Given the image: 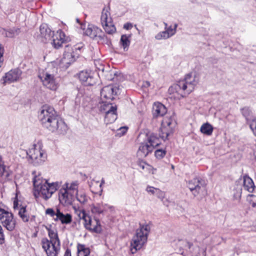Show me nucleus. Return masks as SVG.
I'll return each mask as SVG.
<instances>
[{
  "mask_svg": "<svg viewBox=\"0 0 256 256\" xmlns=\"http://www.w3.org/2000/svg\"><path fill=\"white\" fill-rule=\"evenodd\" d=\"M38 118L42 125L52 132L64 134L68 130L64 122L58 118L56 112L50 106H42L40 108Z\"/></svg>",
  "mask_w": 256,
  "mask_h": 256,
  "instance_id": "nucleus-1",
  "label": "nucleus"
},
{
  "mask_svg": "<svg viewBox=\"0 0 256 256\" xmlns=\"http://www.w3.org/2000/svg\"><path fill=\"white\" fill-rule=\"evenodd\" d=\"M34 174L33 178L34 196L41 195L44 200L50 198L52 194L56 192L60 187V183L58 182H48L47 180L44 179L40 174Z\"/></svg>",
  "mask_w": 256,
  "mask_h": 256,
  "instance_id": "nucleus-2",
  "label": "nucleus"
},
{
  "mask_svg": "<svg viewBox=\"0 0 256 256\" xmlns=\"http://www.w3.org/2000/svg\"><path fill=\"white\" fill-rule=\"evenodd\" d=\"M198 82V80L196 79V76L190 74L186 76L184 80L171 86L169 91L174 93L176 98L180 99L189 94L194 90Z\"/></svg>",
  "mask_w": 256,
  "mask_h": 256,
  "instance_id": "nucleus-3",
  "label": "nucleus"
},
{
  "mask_svg": "<svg viewBox=\"0 0 256 256\" xmlns=\"http://www.w3.org/2000/svg\"><path fill=\"white\" fill-rule=\"evenodd\" d=\"M56 68L53 66L50 65L44 70L40 72L38 78L44 86L50 90L54 91L58 88V83L56 78Z\"/></svg>",
  "mask_w": 256,
  "mask_h": 256,
  "instance_id": "nucleus-4",
  "label": "nucleus"
},
{
  "mask_svg": "<svg viewBox=\"0 0 256 256\" xmlns=\"http://www.w3.org/2000/svg\"><path fill=\"white\" fill-rule=\"evenodd\" d=\"M150 230V224H144L140 226V228L136 230L130 244L131 250L132 253H134L138 250H140L146 243Z\"/></svg>",
  "mask_w": 256,
  "mask_h": 256,
  "instance_id": "nucleus-5",
  "label": "nucleus"
},
{
  "mask_svg": "<svg viewBox=\"0 0 256 256\" xmlns=\"http://www.w3.org/2000/svg\"><path fill=\"white\" fill-rule=\"evenodd\" d=\"M160 144V140L156 134L154 133L148 134L146 140L140 144L137 152L138 156L140 158L146 157Z\"/></svg>",
  "mask_w": 256,
  "mask_h": 256,
  "instance_id": "nucleus-6",
  "label": "nucleus"
},
{
  "mask_svg": "<svg viewBox=\"0 0 256 256\" xmlns=\"http://www.w3.org/2000/svg\"><path fill=\"white\" fill-rule=\"evenodd\" d=\"M30 158L34 166H38L43 164L46 160L47 156L44 150L40 145H34V147L29 150Z\"/></svg>",
  "mask_w": 256,
  "mask_h": 256,
  "instance_id": "nucleus-7",
  "label": "nucleus"
},
{
  "mask_svg": "<svg viewBox=\"0 0 256 256\" xmlns=\"http://www.w3.org/2000/svg\"><path fill=\"white\" fill-rule=\"evenodd\" d=\"M188 186L194 196H199L201 198L206 194L204 183L198 178L190 180Z\"/></svg>",
  "mask_w": 256,
  "mask_h": 256,
  "instance_id": "nucleus-8",
  "label": "nucleus"
},
{
  "mask_svg": "<svg viewBox=\"0 0 256 256\" xmlns=\"http://www.w3.org/2000/svg\"><path fill=\"white\" fill-rule=\"evenodd\" d=\"M176 125L174 116H166L164 118L162 122L160 137L165 140L168 136L172 133L173 128Z\"/></svg>",
  "mask_w": 256,
  "mask_h": 256,
  "instance_id": "nucleus-9",
  "label": "nucleus"
},
{
  "mask_svg": "<svg viewBox=\"0 0 256 256\" xmlns=\"http://www.w3.org/2000/svg\"><path fill=\"white\" fill-rule=\"evenodd\" d=\"M110 8L104 7L102 12L100 22L106 32L108 34L115 32L116 29L112 24V18L110 17Z\"/></svg>",
  "mask_w": 256,
  "mask_h": 256,
  "instance_id": "nucleus-10",
  "label": "nucleus"
},
{
  "mask_svg": "<svg viewBox=\"0 0 256 256\" xmlns=\"http://www.w3.org/2000/svg\"><path fill=\"white\" fill-rule=\"evenodd\" d=\"M80 46L70 47L67 46L62 59V63L64 65H68L74 62L80 55Z\"/></svg>",
  "mask_w": 256,
  "mask_h": 256,
  "instance_id": "nucleus-11",
  "label": "nucleus"
},
{
  "mask_svg": "<svg viewBox=\"0 0 256 256\" xmlns=\"http://www.w3.org/2000/svg\"><path fill=\"white\" fill-rule=\"evenodd\" d=\"M100 110L105 112L104 121L106 124L114 122L117 118L116 106L111 104H103L100 107Z\"/></svg>",
  "mask_w": 256,
  "mask_h": 256,
  "instance_id": "nucleus-12",
  "label": "nucleus"
},
{
  "mask_svg": "<svg viewBox=\"0 0 256 256\" xmlns=\"http://www.w3.org/2000/svg\"><path fill=\"white\" fill-rule=\"evenodd\" d=\"M0 220L2 226L8 230H13L16 226V220L12 213L1 208L0 210Z\"/></svg>",
  "mask_w": 256,
  "mask_h": 256,
  "instance_id": "nucleus-13",
  "label": "nucleus"
},
{
  "mask_svg": "<svg viewBox=\"0 0 256 256\" xmlns=\"http://www.w3.org/2000/svg\"><path fill=\"white\" fill-rule=\"evenodd\" d=\"M42 247L46 252L47 256H58L60 250V244L49 242L46 238L42 240Z\"/></svg>",
  "mask_w": 256,
  "mask_h": 256,
  "instance_id": "nucleus-14",
  "label": "nucleus"
},
{
  "mask_svg": "<svg viewBox=\"0 0 256 256\" xmlns=\"http://www.w3.org/2000/svg\"><path fill=\"white\" fill-rule=\"evenodd\" d=\"M22 74V71L18 68L12 70L6 73L4 76L3 77L2 83L4 84H10L19 80L21 78Z\"/></svg>",
  "mask_w": 256,
  "mask_h": 256,
  "instance_id": "nucleus-15",
  "label": "nucleus"
},
{
  "mask_svg": "<svg viewBox=\"0 0 256 256\" xmlns=\"http://www.w3.org/2000/svg\"><path fill=\"white\" fill-rule=\"evenodd\" d=\"M75 196L74 194L68 192L64 189H60L59 192L60 202L65 206H71L74 200Z\"/></svg>",
  "mask_w": 256,
  "mask_h": 256,
  "instance_id": "nucleus-16",
  "label": "nucleus"
},
{
  "mask_svg": "<svg viewBox=\"0 0 256 256\" xmlns=\"http://www.w3.org/2000/svg\"><path fill=\"white\" fill-rule=\"evenodd\" d=\"M118 91V89L112 85H108L102 88L100 92L102 99L112 100Z\"/></svg>",
  "mask_w": 256,
  "mask_h": 256,
  "instance_id": "nucleus-17",
  "label": "nucleus"
},
{
  "mask_svg": "<svg viewBox=\"0 0 256 256\" xmlns=\"http://www.w3.org/2000/svg\"><path fill=\"white\" fill-rule=\"evenodd\" d=\"M78 78L86 86H92L96 82L91 72L88 70L80 72L79 73Z\"/></svg>",
  "mask_w": 256,
  "mask_h": 256,
  "instance_id": "nucleus-18",
  "label": "nucleus"
},
{
  "mask_svg": "<svg viewBox=\"0 0 256 256\" xmlns=\"http://www.w3.org/2000/svg\"><path fill=\"white\" fill-rule=\"evenodd\" d=\"M85 228L90 230L96 232H100L102 228L98 220L92 218L88 216V218L86 220V222H84Z\"/></svg>",
  "mask_w": 256,
  "mask_h": 256,
  "instance_id": "nucleus-19",
  "label": "nucleus"
},
{
  "mask_svg": "<svg viewBox=\"0 0 256 256\" xmlns=\"http://www.w3.org/2000/svg\"><path fill=\"white\" fill-rule=\"evenodd\" d=\"M40 36L42 42L46 43L51 40L52 34H53V32H52L50 29L46 24H42L40 28Z\"/></svg>",
  "mask_w": 256,
  "mask_h": 256,
  "instance_id": "nucleus-20",
  "label": "nucleus"
},
{
  "mask_svg": "<svg viewBox=\"0 0 256 256\" xmlns=\"http://www.w3.org/2000/svg\"><path fill=\"white\" fill-rule=\"evenodd\" d=\"M52 38V44L56 48L61 47L65 41V34L62 30H58L55 34H53Z\"/></svg>",
  "mask_w": 256,
  "mask_h": 256,
  "instance_id": "nucleus-21",
  "label": "nucleus"
},
{
  "mask_svg": "<svg viewBox=\"0 0 256 256\" xmlns=\"http://www.w3.org/2000/svg\"><path fill=\"white\" fill-rule=\"evenodd\" d=\"M55 221L60 220L62 224H70L72 221V216L70 214H64L58 208H56V217L54 218Z\"/></svg>",
  "mask_w": 256,
  "mask_h": 256,
  "instance_id": "nucleus-22",
  "label": "nucleus"
},
{
  "mask_svg": "<svg viewBox=\"0 0 256 256\" xmlns=\"http://www.w3.org/2000/svg\"><path fill=\"white\" fill-rule=\"evenodd\" d=\"M14 208L15 210H18V214L24 222H28L30 219V216L26 209V206H22L19 208L18 206L17 202H14Z\"/></svg>",
  "mask_w": 256,
  "mask_h": 256,
  "instance_id": "nucleus-23",
  "label": "nucleus"
},
{
  "mask_svg": "<svg viewBox=\"0 0 256 256\" xmlns=\"http://www.w3.org/2000/svg\"><path fill=\"white\" fill-rule=\"evenodd\" d=\"M166 112V108L162 104L154 102L152 108V113L154 116H163Z\"/></svg>",
  "mask_w": 256,
  "mask_h": 256,
  "instance_id": "nucleus-24",
  "label": "nucleus"
},
{
  "mask_svg": "<svg viewBox=\"0 0 256 256\" xmlns=\"http://www.w3.org/2000/svg\"><path fill=\"white\" fill-rule=\"evenodd\" d=\"M146 190L150 194L156 196L158 198L162 200L164 198V192L159 188H154L151 186H148Z\"/></svg>",
  "mask_w": 256,
  "mask_h": 256,
  "instance_id": "nucleus-25",
  "label": "nucleus"
},
{
  "mask_svg": "<svg viewBox=\"0 0 256 256\" xmlns=\"http://www.w3.org/2000/svg\"><path fill=\"white\" fill-rule=\"evenodd\" d=\"M100 28L92 26H88L84 32V34L92 38L98 36L100 33Z\"/></svg>",
  "mask_w": 256,
  "mask_h": 256,
  "instance_id": "nucleus-26",
  "label": "nucleus"
},
{
  "mask_svg": "<svg viewBox=\"0 0 256 256\" xmlns=\"http://www.w3.org/2000/svg\"><path fill=\"white\" fill-rule=\"evenodd\" d=\"M78 184L77 182H72L70 184L66 183L61 189H64L68 192L74 194L76 195L78 192Z\"/></svg>",
  "mask_w": 256,
  "mask_h": 256,
  "instance_id": "nucleus-27",
  "label": "nucleus"
},
{
  "mask_svg": "<svg viewBox=\"0 0 256 256\" xmlns=\"http://www.w3.org/2000/svg\"><path fill=\"white\" fill-rule=\"evenodd\" d=\"M244 188L250 192H254L255 186L252 180L250 177H244Z\"/></svg>",
  "mask_w": 256,
  "mask_h": 256,
  "instance_id": "nucleus-28",
  "label": "nucleus"
},
{
  "mask_svg": "<svg viewBox=\"0 0 256 256\" xmlns=\"http://www.w3.org/2000/svg\"><path fill=\"white\" fill-rule=\"evenodd\" d=\"M10 172L8 170V168L4 165V162L2 158L0 156V176L4 180H6L9 176Z\"/></svg>",
  "mask_w": 256,
  "mask_h": 256,
  "instance_id": "nucleus-29",
  "label": "nucleus"
},
{
  "mask_svg": "<svg viewBox=\"0 0 256 256\" xmlns=\"http://www.w3.org/2000/svg\"><path fill=\"white\" fill-rule=\"evenodd\" d=\"M213 126L209 123L204 124L200 128V132L207 136H210L213 132Z\"/></svg>",
  "mask_w": 256,
  "mask_h": 256,
  "instance_id": "nucleus-30",
  "label": "nucleus"
},
{
  "mask_svg": "<svg viewBox=\"0 0 256 256\" xmlns=\"http://www.w3.org/2000/svg\"><path fill=\"white\" fill-rule=\"evenodd\" d=\"M5 36L8 38H13L19 34L20 32V28H13L10 29L8 30H4Z\"/></svg>",
  "mask_w": 256,
  "mask_h": 256,
  "instance_id": "nucleus-31",
  "label": "nucleus"
},
{
  "mask_svg": "<svg viewBox=\"0 0 256 256\" xmlns=\"http://www.w3.org/2000/svg\"><path fill=\"white\" fill-rule=\"evenodd\" d=\"M75 214L78 217V219L79 220H83L84 222H86V220L88 218V215L85 212L80 209H76L74 208Z\"/></svg>",
  "mask_w": 256,
  "mask_h": 256,
  "instance_id": "nucleus-32",
  "label": "nucleus"
},
{
  "mask_svg": "<svg viewBox=\"0 0 256 256\" xmlns=\"http://www.w3.org/2000/svg\"><path fill=\"white\" fill-rule=\"evenodd\" d=\"M90 253L88 248H86L84 245L78 244V256H88Z\"/></svg>",
  "mask_w": 256,
  "mask_h": 256,
  "instance_id": "nucleus-33",
  "label": "nucleus"
},
{
  "mask_svg": "<svg viewBox=\"0 0 256 256\" xmlns=\"http://www.w3.org/2000/svg\"><path fill=\"white\" fill-rule=\"evenodd\" d=\"M178 245L180 246L182 249L186 251L189 250L190 253L192 252V250H191V248L193 246L192 243L186 240H180L178 242Z\"/></svg>",
  "mask_w": 256,
  "mask_h": 256,
  "instance_id": "nucleus-34",
  "label": "nucleus"
},
{
  "mask_svg": "<svg viewBox=\"0 0 256 256\" xmlns=\"http://www.w3.org/2000/svg\"><path fill=\"white\" fill-rule=\"evenodd\" d=\"M48 236L50 238V240L49 242H51L53 243H56V244H60V241L58 239V234L54 230L48 229Z\"/></svg>",
  "mask_w": 256,
  "mask_h": 256,
  "instance_id": "nucleus-35",
  "label": "nucleus"
},
{
  "mask_svg": "<svg viewBox=\"0 0 256 256\" xmlns=\"http://www.w3.org/2000/svg\"><path fill=\"white\" fill-rule=\"evenodd\" d=\"M191 254L192 256H206V250L204 248H200L198 246L194 248Z\"/></svg>",
  "mask_w": 256,
  "mask_h": 256,
  "instance_id": "nucleus-36",
  "label": "nucleus"
},
{
  "mask_svg": "<svg viewBox=\"0 0 256 256\" xmlns=\"http://www.w3.org/2000/svg\"><path fill=\"white\" fill-rule=\"evenodd\" d=\"M120 43L124 50H125L129 46L130 41L129 40L128 37L126 35H122L121 36Z\"/></svg>",
  "mask_w": 256,
  "mask_h": 256,
  "instance_id": "nucleus-37",
  "label": "nucleus"
},
{
  "mask_svg": "<svg viewBox=\"0 0 256 256\" xmlns=\"http://www.w3.org/2000/svg\"><path fill=\"white\" fill-rule=\"evenodd\" d=\"M177 26L178 24H175L174 28H172V27L170 26L166 30L164 31V32H166V34H168V38L175 34Z\"/></svg>",
  "mask_w": 256,
  "mask_h": 256,
  "instance_id": "nucleus-38",
  "label": "nucleus"
},
{
  "mask_svg": "<svg viewBox=\"0 0 256 256\" xmlns=\"http://www.w3.org/2000/svg\"><path fill=\"white\" fill-rule=\"evenodd\" d=\"M166 152L162 149H158L156 150L155 156L158 158H162L166 155Z\"/></svg>",
  "mask_w": 256,
  "mask_h": 256,
  "instance_id": "nucleus-39",
  "label": "nucleus"
},
{
  "mask_svg": "<svg viewBox=\"0 0 256 256\" xmlns=\"http://www.w3.org/2000/svg\"><path fill=\"white\" fill-rule=\"evenodd\" d=\"M155 38L156 40H160L162 39H167L168 38V36L166 34V32H162L158 34L156 36Z\"/></svg>",
  "mask_w": 256,
  "mask_h": 256,
  "instance_id": "nucleus-40",
  "label": "nucleus"
},
{
  "mask_svg": "<svg viewBox=\"0 0 256 256\" xmlns=\"http://www.w3.org/2000/svg\"><path fill=\"white\" fill-rule=\"evenodd\" d=\"M76 195L78 200L80 203L84 204L86 202L87 199L84 194H77Z\"/></svg>",
  "mask_w": 256,
  "mask_h": 256,
  "instance_id": "nucleus-41",
  "label": "nucleus"
},
{
  "mask_svg": "<svg viewBox=\"0 0 256 256\" xmlns=\"http://www.w3.org/2000/svg\"><path fill=\"white\" fill-rule=\"evenodd\" d=\"M250 127L256 136V118L252 120L250 123Z\"/></svg>",
  "mask_w": 256,
  "mask_h": 256,
  "instance_id": "nucleus-42",
  "label": "nucleus"
},
{
  "mask_svg": "<svg viewBox=\"0 0 256 256\" xmlns=\"http://www.w3.org/2000/svg\"><path fill=\"white\" fill-rule=\"evenodd\" d=\"M46 214L50 215L52 217L54 218V216L56 217V210L55 212L52 208H48L46 211Z\"/></svg>",
  "mask_w": 256,
  "mask_h": 256,
  "instance_id": "nucleus-43",
  "label": "nucleus"
},
{
  "mask_svg": "<svg viewBox=\"0 0 256 256\" xmlns=\"http://www.w3.org/2000/svg\"><path fill=\"white\" fill-rule=\"evenodd\" d=\"M116 74V72L113 71H110L106 72V78L108 80H112L114 79L113 76H115Z\"/></svg>",
  "mask_w": 256,
  "mask_h": 256,
  "instance_id": "nucleus-44",
  "label": "nucleus"
},
{
  "mask_svg": "<svg viewBox=\"0 0 256 256\" xmlns=\"http://www.w3.org/2000/svg\"><path fill=\"white\" fill-rule=\"evenodd\" d=\"M4 52V48L2 44H0V68L2 66L3 62V54Z\"/></svg>",
  "mask_w": 256,
  "mask_h": 256,
  "instance_id": "nucleus-45",
  "label": "nucleus"
},
{
  "mask_svg": "<svg viewBox=\"0 0 256 256\" xmlns=\"http://www.w3.org/2000/svg\"><path fill=\"white\" fill-rule=\"evenodd\" d=\"M92 211L93 213L96 214H101L102 212V210L101 208L96 206L92 208Z\"/></svg>",
  "mask_w": 256,
  "mask_h": 256,
  "instance_id": "nucleus-46",
  "label": "nucleus"
},
{
  "mask_svg": "<svg viewBox=\"0 0 256 256\" xmlns=\"http://www.w3.org/2000/svg\"><path fill=\"white\" fill-rule=\"evenodd\" d=\"M250 204L254 208H256V196H252V200H250Z\"/></svg>",
  "mask_w": 256,
  "mask_h": 256,
  "instance_id": "nucleus-47",
  "label": "nucleus"
},
{
  "mask_svg": "<svg viewBox=\"0 0 256 256\" xmlns=\"http://www.w3.org/2000/svg\"><path fill=\"white\" fill-rule=\"evenodd\" d=\"M4 240V236L2 232V228L0 225V244H2Z\"/></svg>",
  "mask_w": 256,
  "mask_h": 256,
  "instance_id": "nucleus-48",
  "label": "nucleus"
},
{
  "mask_svg": "<svg viewBox=\"0 0 256 256\" xmlns=\"http://www.w3.org/2000/svg\"><path fill=\"white\" fill-rule=\"evenodd\" d=\"M104 183H105L104 180L102 178V180H101V182H100V184H99L100 194H101L102 192V186Z\"/></svg>",
  "mask_w": 256,
  "mask_h": 256,
  "instance_id": "nucleus-49",
  "label": "nucleus"
},
{
  "mask_svg": "<svg viewBox=\"0 0 256 256\" xmlns=\"http://www.w3.org/2000/svg\"><path fill=\"white\" fill-rule=\"evenodd\" d=\"M132 28V25L130 23L125 24L124 26V28L126 30H129Z\"/></svg>",
  "mask_w": 256,
  "mask_h": 256,
  "instance_id": "nucleus-50",
  "label": "nucleus"
},
{
  "mask_svg": "<svg viewBox=\"0 0 256 256\" xmlns=\"http://www.w3.org/2000/svg\"><path fill=\"white\" fill-rule=\"evenodd\" d=\"M118 130L120 131L122 134H124L126 132L127 128L126 127H121L118 129Z\"/></svg>",
  "mask_w": 256,
  "mask_h": 256,
  "instance_id": "nucleus-51",
  "label": "nucleus"
},
{
  "mask_svg": "<svg viewBox=\"0 0 256 256\" xmlns=\"http://www.w3.org/2000/svg\"><path fill=\"white\" fill-rule=\"evenodd\" d=\"M139 166L142 170H144L146 166H148V165L144 162H142L140 164Z\"/></svg>",
  "mask_w": 256,
  "mask_h": 256,
  "instance_id": "nucleus-52",
  "label": "nucleus"
},
{
  "mask_svg": "<svg viewBox=\"0 0 256 256\" xmlns=\"http://www.w3.org/2000/svg\"><path fill=\"white\" fill-rule=\"evenodd\" d=\"M64 256H71L70 251L69 250H66L64 253Z\"/></svg>",
  "mask_w": 256,
  "mask_h": 256,
  "instance_id": "nucleus-53",
  "label": "nucleus"
},
{
  "mask_svg": "<svg viewBox=\"0 0 256 256\" xmlns=\"http://www.w3.org/2000/svg\"><path fill=\"white\" fill-rule=\"evenodd\" d=\"M253 154H254V156L256 160V148L254 150Z\"/></svg>",
  "mask_w": 256,
  "mask_h": 256,
  "instance_id": "nucleus-54",
  "label": "nucleus"
},
{
  "mask_svg": "<svg viewBox=\"0 0 256 256\" xmlns=\"http://www.w3.org/2000/svg\"><path fill=\"white\" fill-rule=\"evenodd\" d=\"M145 86H150V83L148 82H146L145 84Z\"/></svg>",
  "mask_w": 256,
  "mask_h": 256,
  "instance_id": "nucleus-55",
  "label": "nucleus"
},
{
  "mask_svg": "<svg viewBox=\"0 0 256 256\" xmlns=\"http://www.w3.org/2000/svg\"><path fill=\"white\" fill-rule=\"evenodd\" d=\"M164 25H165L166 28V27L167 26V24H166V23H165V22H164Z\"/></svg>",
  "mask_w": 256,
  "mask_h": 256,
  "instance_id": "nucleus-56",
  "label": "nucleus"
},
{
  "mask_svg": "<svg viewBox=\"0 0 256 256\" xmlns=\"http://www.w3.org/2000/svg\"><path fill=\"white\" fill-rule=\"evenodd\" d=\"M76 22H79V20H78V18H77V19H76Z\"/></svg>",
  "mask_w": 256,
  "mask_h": 256,
  "instance_id": "nucleus-57",
  "label": "nucleus"
},
{
  "mask_svg": "<svg viewBox=\"0 0 256 256\" xmlns=\"http://www.w3.org/2000/svg\"><path fill=\"white\" fill-rule=\"evenodd\" d=\"M2 208H0V210Z\"/></svg>",
  "mask_w": 256,
  "mask_h": 256,
  "instance_id": "nucleus-58",
  "label": "nucleus"
}]
</instances>
